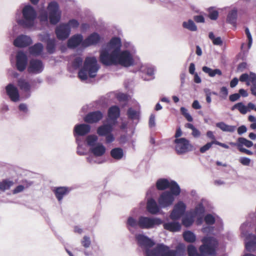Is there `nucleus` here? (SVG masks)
Segmentation results:
<instances>
[{
	"mask_svg": "<svg viewBox=\"0 0 256 256\" xmlns=\"http://www.w3.org/2000/svg\"><path fill=\"white\" fill-rule=\"evenodd\" d=\"M122 42L118 37L112 38L105 48L100 52V60L105 66L118 64L128 68L134 64L136 50L130 42L124 44L127 48L121 50Z\"/></svg>",
	"mask_w": 256,
	"mask_h": 256,
	"instance_id": "f257e3e1",
	"label": "nucleus"
},
{
	"mask_svg": "<svg viewBox=\"0 0 256 256\" xmlns=\"http://www.w3.org/2000/svg\"><path fill=\"white\" fill-rule=\"evenodd\" d=\"M163 223V220L157 217L140 216L137 220L132 216H129L126 222V226L128 232L132 234H135L138 228L150 230L160 226Z\"/></svg>",
	"mask_w": 256,
	"mask_h": 256,
	"instance_id": "f03ea898",
	"label": "nucleus"
},
{
	"mask_svg": "<svg viewBox=\"0 0 256 256\" xmlns=\"http://www.w3.org/2000/svg\"><path fill=\"white\" fill-rule=\"evenodd\" d=\"M46 12L44 10L40 12L38 18L40 22L44 24H48V20L50 24L55 25L61 19L62 11L60 8L58 3L56 1H52L48 3Z\"/></svg>",
	"mask_w": 256,
	"mask_h": 256,
	"instance_id": "7ed1b4c3",
	"label": "nucleus"
},
{
	"mask_svg": "<svg viewBox=\"0 0 256 256\" xmlns=\"http://www.w3.org/2000/svg\"><path fill=\"white\" fill-rule=\"evenodd\" d=\"M22 16L16 18L17 24L25 28H32L36 24L38 14L33 6L30 4H25L22 9Z\"/></svg>",
	"mask_w": 256,
	"mask_h": 256,
	"instance_id": "20e7f679",
	"label": "nucleus"
},
{
	"mask_svg": "<svg viewBox=\"0 0 256 256\" xmlns=\"http://www.w3.org/2000/svg\"><path fill=\"white\" fill-rule=\"evenodd\" d=\"M100 68L96 57H86L82 68L80 70L78 76L82 80L88 79V76L93 78L96 76Z\"/></svg>",
	"mask_w": 256,
	"mask_h": 256,
	"instance_id": "39448f33",
	"label": "nucleus"
},
{
	"mask_svg": "<svg viewBox=\"0 0 256 256\" xmlns=\"http://www.w3.org/2000/svg\"><path fill=\"white\" fill-rule=\"evenodd\" d=\"M137 245L144 252V256L152 254L154 248H152L156 244L154 241L143 234H137L134 236Z\"/></svg>",
	"mask_w": 256,
	"mask_h": 256,
	"instance_id": "423d86ee",
	"label": "nucleus"
},
{
	"mask_svg": "<svg viewBox=\"0 0 256 256\" xmlns=\"http://www.w3.org/2000/svg\"><path fill=\"white\" fill-rule=\"evenodd\" d=\"M174 184L175 186L170 188V190H165L160 194L158 202L160 208H165L171 206L174 200L175 197L180 194V188H178L176 184Z\"/></svg>",
	"mask_w": 256,
	"mask_h": 256,
	"instance_id": "0eeeda50",
	"label": "nucleus"
},
{
	"mask_svg": "<svg viewBox=\"0 0 256 256\" xmlns=\"http://www.w3.org/2000/svg\"><path fill=\"white\" fill-rule=\"evenodd\" d=\"M202 244L199 247V251H202L208 256H216L218 240L212 236H204L202 239Z\"/></svg>",
	"mask_w": 256,
	"mask_h": 256,
	"instance_id": "6e6552de",
	"label": "nucleus"
},
{
	"mask_svg": "<svg viewBox=\"0 0 256 256\" xmlns=\"http://www.w3.org/2000/svg\"><path fill=\"white\" fill-rule=\"evenodd\" d=\"M17 86L22 92V96L26 99L31 96L32 86L28 80L20 78L17 80Z\"/></svg>",
	"mask_w": 256,
	"mask_h": 256,
	"instance_id": "1a4fd4ad",
	"label": "nucleus"
},
{
	"mask_svg": "<svg viewBox=\"0 0 256 256\" xmlns=\"http://www.w3.org/2000/svg\"><path fill=\"white\" fill-rule=\"evenodd\" d=\"M176 186L180 188L179 184L176 182L174 180H168L166 178H158L156 182V186L157 190L160 191H165L167 189H170V188L175 186V184Z\"/></svg>",
	"mask_w": 256,
	"mask_h": 256,
	"instance_id": "9d476101",
	"label": "nucleus"
},
{
	"mask_svg": "<svg viewBox=\"0 0 256 256\" xmlns=\"http://www.w3.org/2000/svg\"><path fill=\"white\" fill-rule=\"evenodd\" d=\"M186 210V204L182 201H180L174 205L170 218L172 220H178L184 214Z\"/></svg>",
	"mask_w": 256,
	"mask_h": 256,
	"instance_id": "9b49d317",
	"label": "nucleus"
},
{
	"mask_svg": "<svg viewBox=\"0 0 256 256\" xmlns=\"http://www.w3.org/2000/svg\"><path fill=\"white\" fill-rule=\"evenodd\" d=\"M176 150L178 154H184L192 150V146L185 138H176L174 140Z\"/></svg>",
	"mask_w": 256,
	"mask_h": 256,
	"instance_id": "f8f14e48",
	"label": "nucleus"
},
{
	"mask_svg": "<svg viewBox=\"0 0 256 256\" xmlns=\"http://www.w3.org/2000/svg\"><path fill=\"white\" fill-rule=\"evenodd\" d=\"M71 30L64 23H62L57 26L55 30V33L57 38L59 40H64L68 38L70 34Z\"/></svg>",
	"mask_w": 256,
	"mask_h": 256,
	"instance_id": "ddd939ff",
	"label": "nucleus"
},
{
	"mask_svg": "<svg viewBox=\"0 0 256 256\" xmlns=\"http://www.w3.org/2000/svg\"><path fill=\"white\" fill-rule=\"evenodd\" d=\"M170 248L163 243L158 244L154 247V256H174Z\"/></svg>",
	"mask_w": 256,
	"mask_h": 256,
	"instance_id": "4468645a",
	"label": "nucleus"
},
{
	"mask_svg": "<svg viewBox=\"0 0 256 256\" xmlns=\"http://www.w3.org/2000/svg\"><path fill=\"white\" fill-rule=\"evenodd\" d=\"M28 64V57L22 51H18L16 56V67L20 72H23Z\"/></svg>",
	"mask_w": 256,
	"mask_h": 256,
	"instance_id": "2eb2a0df",
	"label": "nucleus"
},
{
	"mask_svg": "<svg viewBox=\"0 0 256 256\" xmlns=\"http://www.w3.org/2000/svg\"><path fill=\"white\" fill-rule=\"evenodd\" d=\"M91 130V126L86 124H80L75 125L74 128V135L75 137L78 136H84L88 134Z\"/></svg>",
	"mask_w": 256,
	"mask_h": 256,
	"instance_id": "dca6fc26",
	"label": "nucleus"
},
{
	"mask_svg": "<svg viewBox=\"0 0 256 256\" xmlns=\"http://www.w3.org/2000/svg\"><path fill=\"white\" fill-rule=\"evenodd\" d=\"M32 42L30 36L25 34H20L14 40V45L18 48H24L30 46Z\"/></svg>",
	"mask_w": 256,
	"mask_h": 256,
	"instance_id": "f3484780",
	"label": "nucleus"
},
{
	"mask_svg": "<svg viewBox=\"0 0 256 256\" xmlns=\"http://www.w3.org/2000/svg\"><path fill=\"white\" fill-rule=\"evenodd\" d=\"M44 70V64L42 60H32L30 62L28 70L30 73L40 74Z\"/></svg>",
	"mask_w": 256,
	"mask_h": 256,
	"instance_id": "a211bd4d",
	"label": "nucleus"
},
{
	"mask_svg": "<svg viewBox=\"0 0 256 256\" xmlns=\"http://www.w3.org/2000/svg\"><path fill=\"white\" fill-rule=\"evenodd\" d=\"M72 190V188L70 187L57 186L54 188L53 192L58 202L60 203L64 197L68 195Z\"/></svg>",
	"mask_w": 256,
	"mask_h": 256,
	"instance_id": "6ab92c4d",
	"label": "nucleus"
},
{
	"mask_svg": "<svg viewBox=\"0 0 256 256\" xmlns=\"http://www.w3.org/2000/svg\"><path fill=\"white\" fill-rule=\"evenodd\" d=\"M6 94L14 102L20 100V94L18 88L12 84H8L6 87Z\"/></svg>",
	"mask_w": 256,
	"mask_h": 256,
	"instance_id": "aec40b11",
	"label": "nucleus"
},
{
	"mask_svg": "<svg viewBox=\"0 0 256 256\" xmlns=\"http://www.w3.org/2000/svg\"><path fill=\"white\" fill-rule=\"evenodd\" d=\"M102 113L99 110L90 112L84 118V120L86 122L89 124L96 123L102 119Z\"/></svg>",
	"mask_w": 256,
	"mask_h": 256,
	"instance_id": "412c9836",
	"label": "nucleus"
},
{
	"mask_svg": "<svg viewBox=\"0 0 256 256\" xmlns=\"http://www.w3.org/2000/svg\"><path fill=\"white\" fill-rule=\"evenodd\" d=\"M100 35L96 32H94L84 40L82 43V46L88 47L92 45L96 44L100 42Z\"/></svg>",
	"mask_w": 256,
	"mask_h": 256,
	"instance_id": "4be33fe9",
	"label": "nucleus"
},
{
	"mask_svg": "<svg viewBox=\"0 0 256 256\" xmlns=\"http://www.w3.org/2000/svg\"><path fill=\"white\" fill-rule=\"evenodd\" d=\"M178 220H172L171 222H165L162 224L164 229L171 232H179L182 228L181 224L177 221Z\"/></svg>",
	"mask_w": 256,
	"mask_h": 256,
	"instance_id": "5701e85b",
	"label": "nucleus"
},
{
	"mask_svg": "<svg viewBox=\"0 0 256 256\" xmlns=\"http://www.w3.org/2000/svg\"><path fill=\"white\" fill-rule=\"evenodd\" d=\"M206 202V200L202 198L200 202L196 206L192 214L194 217L198 216L200 218V223H202V218L204 216L206 210L204 206V203Z\"/></svg>",
	"mask_w": 256,
	"mask_h": 256,
	"instance_id": "b1692460",
	"label": "nucleus"
},
{
	"mask_svg": "<svg viewBox=\"0 0 256 256\" xmlns=\"http://www.w3.org/2000/svg\"><path fill=\"white\" fill-rule=\"evenodd\" d=\"M83 36L81 34H76L72 36L68 41V46L69 48H76L83 42Z\"/></svg>",
	"mask_w": 256,
	"mask_h": 256,
	"instance_id": "393cba45",
	"label": "nucleus"
},
{
	"mask_svg": "<svg viewBox=\"0 0 256 256\" xmlns=\"http://www.w3.org/2000/svg\"><path fill=\"white\" fill-rule=\"evenodd\" d=\"M146 210L149 213L152 214H156L159 212L160 210V208L153 198H148L146 204Z\"/></svg>",
	"mask_w": 256,
	"mask_h": 256,
	"instance_id": "a878e982",
	"label": "nucleus"
},
{
	"mask_svg": "<svg viewBox=\"0 0 256 256\" xmlns=\"http://www.w3.org/2000/svg\"><path fill=\"white\" fill-rule=\"evenodd\" d=\"M140 70L146 74L148 78H144V80H150L154 78V68L152 66H142L140 68Z\"/></svg>",
	"mask_w": 256,
	"mask_h": 256,
	"instance_id": "bb28decb",
	"label": "nucleus"
},
{
	"mask_svg": "<svg viewBox=\"0 0 256 256\" xmlns=\"http://www.w3.org/2000/svg\"><path fill=\"white\" fill-rule=\"evenodd\" d=\"M106 150V147L100 143L90 148V152L96 156H102L105 153Z\"/></svg>",
	"mask_w": 256,
	"mask_h": 256,
	"instance_id": "cd10ccee",
	"label": "nucleus"
},
{
	"mask_svg": "<svg viewBox=\"0 0 256 256\" xmlns=\"http://www.w3.org/2000/svg\"><path fill=\"white\" fill-rule=\"evenodd\" d=\"M248 241L245 244V248L247 251L251 252L256 248V236L250 234L247 237Z\"/></svg>",
	"mask_w": 256,
	"mask_h": 256,
	"instance_id": "c85d7f7f",
	"label": "nucleus"
},
{
	"mask_svg": "<svg viewBox=\"0 0 256 256\" xmlns=\"http://www.w3.org/2000/svg\"><path fill=\"white\" fill-rule=\"evenodd\" d=\"M120 110L116 106H114L110 107L108 110V116L110 120L114 121V123L117 118L120 116Z\"/></svg>",
	"mask_w": 256,
	"mask_h": 256,
	"instance_id": "c756f323",
	"label": "nucleus"
},
{
	"mask_svg": "<svg viewBox=\"0 0 256 256\" xmlns=\"http://www.w3.org/2000/svg\"><path fill=\"white\" fill-rule=\"evenodd\" d=\"M113 130L112 125L110 124H104L99 126L97 129V134L100 136H104L112 132Z\"/></svg>",
	"mask_w": 256,
	"mask_h": 256,
	"instance_id": "7c9ffc66",
	"label": "nucleus"
},
{
	"mask_svg": "<svg viewBox=\"0 0 256 256\" xmlns=\"http://www.w3.org/2000/svg\"><path fill=\"white\" fill-rule=\"evenodd\" d=\"M44 49V46L41 43L35 44L34 46L29 47L28 50L30 54L38 56L41 54Z\"/></svg>",
	"mask_w": 256,
	"mask_h": 256,
	"instance_id": "2f4dec72",
	"label": "nucleus"
},
{
	"mask_svg": "<svg viewBox=\"0 0 256 256\" xmlns=\"http://www.w3.org/2000/svg\"><path fill=\"white\" fill-rule=\"evenodd\" d=\"M174 256H186V247L184 243L178 244L174 250H172Z\"/></svg>",
	"mask_w": 256,
	"mask_h": 256,
	"instance_id": "473e14b6",
	"label": "nucleus"
},
{
	"mask_svg": "<svg viewBox=\"0 0 256 256\" xmlns=\"http://www.w3.org/2000/svg\"><path fill=\"white\" fill-rule=\"evenodd\" d=\"M184 240L188 243H194L196 241V234L191 230H186L182 234Z\"/></svg>",
	"mask_w": 256,
	"mask_h": 256,
	"instance_id": "72a5a7b5",
	"label": "nucleus"
},
{
	"mask_svg": "<svg viewBox=\"0 0 256 256\" xmlns=\"http://www.w3.org/2000/svg\"><path fill=\"white\" fill-rule=\"evenodd\" d=\"M216 126L222 131L229 132H234L236 128V126L228 125L224 122L216 123Z\"/></svg>",
	"mask_w": 256,
	"mask_h": 256,
	"instance_id": "f704fd0d",
	"label": "nucleus"
},
{
	"mask_svg": "<svg viewBox=\"0 0 256 256\" xmlns=\"http://www.w3.org/2000/svg\"><path fill=\"white\" fill-rule=\"evenodd\" d=\"M202 71L208 74L210 77H214L216 75L221 76L222 74V71L218 68L212 70L208 66H204L202 68Z\"/></svg>",
	"mask_w": 256,
	"mask_h": 256,
	"instance_id": "c9c22d12",
	"label": "nucleus"
},
{
	"mask_svg": "<svg viewBox=\"0 0 256 256\" xmlns=\"http://www.w3.org/2000/svg\"><path fill=\"white\" fill-rule=\"evenodd\" d=\"M238 150L241 148H243L244 146L249 148L252 147L253 146V142L246 139L243 137H240L238 138Z\"/></svg>",
	"mask_w": 256,
	"mask_h": 256,
	"instance_id": "e433bc0d",
	"label": "nucleus"
},
{
	"mask_svg": "<svg viewBox=\"0 0 256 256\" xmlns=\"http://www.w3.org/2000/svg\"><path fill=\"white\" fill-rule=\"evenodd\" d=\"M56 40L54 38H50L46 42V50L50 54H54L56 51Z\"/></svg>",
	"mask_w": 256,
	"mask_h": 256,
	"instance_id": "4c0bfd02",
	"label": "nucleus"
},
{
	"mask_svg": "<svg viewBox=\"0 0 256 256\" xmlns=\"http://www.w3.org/2000/svg\"><path fill=\"white\" fill-rule=\"evenodd\" d=\"M126 114L128 118L132 120H138L140 117L139 111L132 108H130L128 110Z\"/></svg>",
	"mask_w": 256,
	"mask_h": 256,
	"instance_id": "58836bf2",
	"label": "nucleus"
},
{
	"mask_svg": "<svg viewBox=\"0 0 256 256\" xmlns=\"http://www.w3.org/2000/svg\"><path fill=\"white\" fill-rule=\"evenodd\" d=\"M14 184V182L8 179H4L0 182V191L5 192L6 190H10L11 186Z\"/></svg>",
	"mask_w": 256,
	"mask_h": 256,
	"instance_id": "ea45409f",
	"label": "nucleus"
},
{
	"mask_svg": "<svg viewBox=\"0 0 256 256\" xmlns=\"http://www.w3.org/2000/svg\"><path fill=\"white\" fill-rule=\"evenodd\" d=\"M237 18V10L236 8L230 11L227 16L226 21L228 22L234 24L236 22Z\"/></svg>",
	"mask_w": 256,
	"mask_h": 256,
	"instance_id": "a19ab883",
	"label": "nucleus"
},
{
	"mask_svg": "<svg viewBox=\"0 0 256 256\" xmlns=\"http://www.w3.org/2000/svg\"><path fill=\"white\" fill-rule=\"evenodd\" d=\"M182 25L184 28L190 31L196 32L197 30V26L192 20H188V21L184 22Z\"/></svg>",
	"mask_w": 256,
	"mask_h": 256,
	"instance_id": "79ce46f5",
	"label": "nucleus"
},
{
	"mask_svg": "<svg viewBox=\"0 0 256 256\" xmlns=\"http://www.w3.org/2000/svg\"><path fill=\"white\" fill-rule=\"evenodd\" d=\"M236 109L242 114H245L248 112L247 107L242 102H238L231 108V110L232 111Z\"/></svg>",
	"mask_w": 256,
	"mask_h": 256,
	"instance_id": "37998d69",
	"label": "nucleus"
},
{
	"mask_svg": "<svg viewBox=\"0 0 256 256\" xmlns=\"http://www.w3.org/2000/svg\"><path fill=\"white\" fill-rule=\"evenodd\" d=\"M194 217L192 214L191 216L186 215L182 217V224L186 228L190 226L194 222Z\"/></svg>",
	"mask_w": 256,
	"mask_h": 256,
	"instance_id": "c03bdc74",
	"label": "nucleus"
},
{
	"mask_svg": "<svg viewBox=\"0 0 256 256\" xmlns=\"http://www.w3.org/2000/svg\"><path fill=\"white\" fill-rule=\"evenodd\" d=\"M110 154L115 159H121L124 156L123 150L119 148H113L110 151Z\"/></svg>",
	"mask_w": 256,
	"mask_h": 256,
	"instance_id": "a18cd8bd",
	"label": "nucleus"
},
{
	"mask_svg": "<svg viewBox=\"0 0 256 256\" xmlns=\"http://www.w3.org/2000/svg\"><path fill=\"white\" fill-rule=\"evenodd\" d=\"M98 140V138L96 135H89L86 138L87 144L92 148L96 145V142Z\"/></svg>",
	"mask_w": 256,
	"mask_h": 256,
	"instance_id": "49530a36",
	"label": "nucleus"
},
{
	"mask_svg": "<svg viewBox=\"0 0 256 256\" xmlns=\"http://www.w3.org/2000/svg\"><path fill=\"white\" fill-rule=\"evenodd\" d=\"M198 252L196 248L192 244H189L186 248V254L188 256H195Z\"/></svg>",
	"mask_w": 256,
	"mask_h": 256,
	"instance_id": "de8ad7c7",
	"label": "nucleus"
},
{
	"mask_svg": "<svg viewBox=\"0 0 256 256\" xmlns=\"http://www.w3.org/2000/svg\"><path fill=\"white\" fill-rule=\"evenodd\" d=\"M204 220L207 225H212L215 223L216 218L212 214H208L204 216Z\"/></svg>",
	"mask_w": 256,
	"mask_h": 256,
	"instance_id": "09e8293b",
	"label": "nucleus"
},
{
	"mask_svg": "<svg viewBox=\"0 0 256 256\" xmlns=\"http://www.w3.org/2000/svg\"><path fill=\"white\" fill-rule=\"evenodd\" d=\"M64 24L68 26L70 30L71 28H76L80 26L79 22L76 19H71L69 20L68 22Z\"/></svg>",
	"mask_w": 256,
	"mask_h": 256,
	"instance_id": "8fccbe9b",
	"label": "nucleus"
},
{
	"mask_svg": "<svg viewBox=\"0 0 256 256\" xmlns=\"http://www.w3.org/2000/svg\"><path fill=\"white\" fill-rule=\"evenodd\" d=\"M214 226L212 225H207L204 226L202 228V232L207 234H213L214 232Z\"/></svg>",
	"mask_w": 256,
	"mask_h": 256,
	"instance_id": "3c124183",
	"label": "nucleus"
},
{
	"mask_svg": "<svg viewBox=\"0 0 256 256\" xmlns=\"http://www.w3.org/2000/svg\"><path fill=\"white\" fill-rule=\"evenodd\" d=\"M209 14L208 16L210 19L212 20H216L218 18V12L217 10H214L213 8H209Z\"/></svg>",
	"mask_w": 256,
	"mask_h": 256,
	"instance_id": "603ef678",
	"label": "nucleus"
},
{
	"mask_svg": "<svg viewBox=\"0 0 256 256\" xmlns=\"http://www.w3.org/2000/svg\"><path fill=\"white\" fill-rule=\"evenodd\" d=\"M83 60L81 57L78 56L74 58L72 62V66L74 68H78L82 66Z\"/></svg>",
	"mask_w": 256,
	"mask_h": 256,
	"instance_id": "864d4df0",
	"label": "nucleus"
},
{
	"mask_svg": "<svg viewBox=\"0 0 256 256\" xmlns=\"http://www.w3.org/2000/svg\"><path fill=\"white\" fill-rule=\"evenodd\" d=\"M156 190L157 189L156 188V186H152L146 192V196H150V198H152L153 196L156 194Z\"/></svg>",
	"mask_w": 256,
	"mask_h": 256,
	"instance_id": "5fc2aeb1",
	"label": "nucleus"
},
{
	"mask_svg": "<svg viewBox=\"0 0 256 256\" xmlns=\"http://www.w3.org/2000/svg\"><path fill=\"white\" fill-rule=\"evenodd\" d=\"M39 40L42 42H46L51 38H50V34L48 32H42L38 35Z\"/></svg>",
	"mask_w": 256,
	"mask_h": 256,
	"instance_id": "6e6d98bb",
	"label": "nucleus"
},
{
	"mask_svg": "<svg viewBox=\"0 0 256 256\" xmlns=\"http://www.w3.org/2000/svg\"><path fill=\"white\" fill-rule=\"evenodd\" d=\"M81 244L85 248H89L91 244L90 238L88 236H84L81 242Z\"/></svg>",
	"mask_w": 256,
	"mask_h": 256,
	"instance_id": "4d7b16f0",
	"label": "nucleus"
},
{
	"mask_svg": "<svg viewBox=\"0 0 256 256\" xmlns=\"http://www.w3.org/2000/svg\"><path fill=\"white\" fill-rule=\"evenodd\" d=\"M245 33L248 39V48H250L252 42V38L248 28H245Z\"/></svg>",
	"mask_w": 256,
	"mask_h": 256,
	"instance_id": "13d9d810",
	"label": "nucleus"
},
{
	"mask_svg": "<svg viewBox=\"0 0 256 256\" xmlns=\"http://www.w3.org/2000/svg\"><path fill=\"white\" fill-rule=\"evenodd\" d=\"M76 142L78 144L77 152L80 155H84L86 152L83 150L82 146V145L81 144V142L79 140L78 138H76Z\"/></svg>",
	"mask_w": 256,
	"mask_h": 256,
	"instance_id": "bf43d9fd",
	"label": "nucleus"
},
{
	"mask_svg": "<svg viewBox=\"0 0 256 256\" xmlns=\"http://www.w3.org/2000/svg\"><path fill=\"white\" fill-rule=\"evenodd\" d=\"M213 144H214V142H213V141L208 142L204 146H202L200 148V152L202 153H204L208 150L212 146Z\"/></svg>",
	"mask_w": 256,
	"mask_h": 256,
	"instance_id": "052dcab7",
	"label": "nucleus"
},
{
	"mask_svg": "<svg viewBox=\"0 0 256 256\" xmlns=\"http://www.w3.org/2000/svg\"><path fill=\"white\" fill-rule=\"evenodd\" d=\"M220 96L226 98L228 95V88L225 86H222L220 90Z\"/></svg>",
	"mask_w": 256,
	"mask_h": 256,
	"instance_id": "680f3d73",
	"label": "nucleus"
},
{
	"mask_svg": "<svg viewBox=\"0 0 256 256\" xmlns=\"http://www.w3.org/2000/svg\"><path fill=\"white\" fill-rule=\"evenodd\" d=\"M116 98L120 101H126L128 99V96L123 93H119L117 94Z\"/></svg>",
	"mask_w": 256,
	"mask_h": 256,
	"instance_id": "e2e57ef3",
	"label": "nucleus"
},
{
	"mask_svg": "<svg viewBox=\"0 0 256 256\" xmlns=\"http://www.w3.org/2000/svg\"><path fill=\"white\" fill-rule=\"evenodd\" d=\"M148 124L150 127V128L155 126V116L154 114H151V115L150 116Z\"/></svg>",
	"mask_w": 256,
	"mask_h": 256,
	"instance_id": "0e129e2a",
	"label": "nucleus"
},
{
	"mask_svg": "<svg viewBox=\"0 0 256 256\" xmlns=\"http://www.w3.org/2000/svg\"><path fill=\"white\" fill-rule=\"evenodd\" d=\"M237 131L238 134L240 136L246 132L247 128L245 126L242 125L238 128Z\"/></svg>",
	"mask_w": 256,
	"mask_h": 256,
	"instance_id": "69168bd1",
	"label": "nucleus"
},
{
	"mask_svg": "<svg viewBox=\"0 0 256 256\" xmlns=\"http://www.w3.org/2000/svg\"><path fill=\"white\" fill-rule=\"evenodd\" d=\"M106 141L107 144L112 142L114 140V138L113 134L110 132V134H106Z\"/></svg>",
	"mask_w": 256,
	"mask_h": 256,
	"instance_id": "338daca9",
	"label": "nucleus"
},
{
	"mask_svg": "<svg viewBox=\"0 0 256 256\" xmlns=\"http://www.w3.org/2000/svg\"><path fill=\"white\" fill-rule=\"evenodd\" d=\"M240 98V94L238 93H235L230 96L229 99L231 102H236Z\"/></svg>",
	"mask_w": 256,
	"mask_h": 256,
	"instance_id": "774afa93",
	"label": "nucleus"
}]
</instances>
